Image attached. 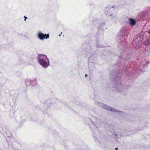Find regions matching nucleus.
Here are the masks:
<instances>
[{
	"mask_svg": "<svg viewBox=\"0 0 150 150\" xmlns=\"http://www.w3.org/2000/svg\"><path fill=\"white\" fill-rule=\"evenodd\" d=\"M38 61L39 64L43 68H47L49 65L48 59L44 54H38Z\"/></svg>",
	"mask_w": 150,
	"mask_h": 150,
	"instance_id": "f257e3e1",
	"label": "nucleus"
},
{
	"mask_svg": "<svg viewBox=\"0 0 150 150\" xmlns=\"http://www.w3.org/2000/svg\"><path fill=\"white\" fill-rule=\"evenodd\" d=\"M128 32L127 29L124 28L121 29L119 33L117 38L119 39H125L126 36L127 35Z\"/></svg>",
	"mask_w": 150,
	"mask_h": 150,
	"instance_id": "f03ea898",
	"label": "nucleus"
},
{
	"mask_svg": "<svg viewBox=\"0 0 150 150\" xmlns=\"http://www.w3.org/2000/svg\"><path fill=\"white\" fill-rule=\"evenodd\" d=\"M120 77L119 76H117L116 78V81H118L117 83L115 85V87L116 91L117 92H120L122 89H123V86L121 83L120 80Z\"/></svg>",
	"mask_w": 150,
	"mask_h": 150,
	"instance_id": "7ed1b4c3",
	"label": "nucleus"
},
{
	"mask_svg": "<svg viewBox=\"0 0 150 150\" xmlns=\"http://www.w3.org/2000/svg\"><path fill=\"white\" fill-rule=\"evenodd\" d=\"M98 106H99L100 107L103 108L105 109H106L109 110H110L112 111L115 112H119L120 113H122V112L118 111L117 110L114 108L112 107H111L108 105H105L103 103H98Z\"/></svg>",
	"mask_w": 150,
	"mask_h": 150,
	"instance_id": "20e7f679",
	"label": "nucleus"
},
{
	"mask_svg": "<svg viewBox=\"0 0 150 150\" xmlns=\"http://www.w3.org/2000/svg\"><path fill=\"white\" fill-rule=\"evenodd\" d=\"M115 9L116 8L114 6L108 7L106 8L105 13L106 14L110 16L112 14L114 13Z\"/></svg>",
	"mask_w": 150,
	"mask_h": 150,
	"instance_id": "39448f33",
	"label": "nucleus"
},
{
	"mask_svg": "<svg viewBox=\"0 0 150 150\" xmlns=\"http://www.w3.org/2000/svg\"><path fill=\"white\" fill-rule=\"evenodd\" d=\"M37 36L38 38L41 40H43L44 39H46L49 38V35L48 34H44L41 32L39 31L37 33Z\"/></svg>",
	"mask_w": 150,
	"mask_h": 150,
	"instance_id": "423d86ee",
	"label": "nucleus"
},
{
	"mask_svg": "<svg viewBox=\"0 0 150 150\" xmlns=\"http://www.w3.org/2000/svg\"><path fill=\"white\" fill-rule=\"evenodd\" d=\"M37 81V79H34L32 80H30L29 79L25 81V84L26 85L28 86L30 85H32L33 86L35 85V83L36 84Z\"/></svg>",
	"mask_w": 150,
	"mask_h": 150,
	"instance_id": "0eeeda50",
	"label": "nucleus"
},
{
	"mask_svg": "<svg viewBox=\"0 0 150 150\" xmlns=\"http://www.w3.org/2000/svg\"><path fill=\"white\" fill-rule=\"evenodd\" d=\"M129 23L132 25H134L136 24V22L134 20L131 18H129Z\"/></svg>",
	"mask_w": 150,
	"mask_h": 150,
	"instance_id": "6e6552de",
	"label": "nucleus"
},
{
	"mask_svg": "<svg viewBox=\"0 0 150 150\" xmlns=\"http://www.w3.org/2000/svg\"><path fill=\"white\" fill-rule=\"evenodd\" d=\"M145 62L147 65L149 63V62H146V61H144L143 62H142L141 63V65L142 67H146L147 66V65L146 66V65L145 64L144 65V63Z\"/></svg>",
	"mask_w": 150,
	"mask_h": 150,
	"instance_id": "1a4fd4ad",
	"label": "nucleus"
},
{
	"mask_svg": "<svg viewBox=\"0 0 150 150\" xmlns=\"http://www.w3.org/2000/svg\"><path fill=\"white\" fill-rule=\"evenodd\" d=\"M7 137L8 138H11V137H12V134L11 132H6V133Z\"/></svg>",
	"mask_w": 150,
	"mask_h": 150,
	"instance_id": "9d476101",
	"label": "nucleus"
},
{
	"mask_svg": "<svg viewBox=\"0 0 150 150\" xmlns=\"http://www.w3.org/2000/svg\"><path fill=\"white\" fill-rule=\"evenodd\" d=\"M113 137L115 138L116 139L117 138H119L121 137V135L118 134L117 135L116 134H114L112 136Z\"/></svg>",
	"mask_w": 150,
	"mask_h": 150,
	"instance_id": "9b49d317",
	"label": "nucleus"
},
{
	"mask_svg": "<svg viewBox=\"0 0 150 150\" xmlns=\"http://www.w3.org/2000/svg\"><path fill=\"white\" fill-rule=\"evenodd\" d=\"M148 44L150 45V38H148L146 41Z\"/></svg>",
	"mask_w": 150,
	"mask_h": 150,
	"instance_id": "f8f14e48",
	"label": "nucleus"
},
{
	"mask_svg": "<svg viewBox=\"0 0 150 150\" xmlns=\"http://www.w3.org/2000/svg\"><path fill=\"white\" fill-rule=\"evenodd\" d=\"M24 18H25V19H24L25 21L26 20V19L27 18V17H26L25 16H24Z\"/></svg>",
	"mask_w": 150,
	"mask_h": 150,
	"instance_id": "ddd939ff",
	"label": "nucleus"
},
{
	"mask_svg": "<svg viewBox=\"0 0 150 150\" xmlns=\"http://www.w3.org/2000/svg\"><path fill=\"white\" fill-rule=\"evenodd\" d=\"M147 31L148 33H150V30H149Z\"/></svg>",
	"mask_w": 150,
	"mask_h": 150,
	"instance_id": "4468645a",
	"label": "nucleus"
},
{
	"mask_svg": "<svg viewBox=\"0 0 150 150\" xmlns=\"http://www.w3.org/2000/svg\"><path fill=\"white\" fill-rule=\"evenodd\" d=\"M139 69L140 71H143V70L142 69H141V68H140Z\"/></svg>",
	"mask_w": 150,
	"mask_h": 150,
	"instance_id": "2eb2a0df",
	"label": "nucleus"
},
{
	"mask_svg": "<svg viewBox=\"0 0 150 150\" xmlns=\"http://www.w3.org/2000/svg\"><path fill=\"white\" fill-rule=\"evenodd\" d=\"M115 150H118L117 147L115 148Z\"/></svg>",
	"mask_w": 150,
	"mask_h": 150,
	"instance_id": "dca6fc26",
	"label": "nucleus"
},
{
	"mask_svg": "<svg viewBox=\"0 0 150 150\" xmlns=\"http://www.w3.org/2000/svg\"><path fill=\"white\" fill-rule=\"evenodd\" d=\"M87 76H88L87 75V74H86V75H85V77Z\"/></svg>",
	"mask_w": 150,
	"mask_h": 150,
	"instance_id": "f3484780",
	"label": "nucleus"
},
{
	"mask_svg": "<svg viewBox=\"0 0 150 150\" xmlns=\"http://www.w3.org/2000/svg\"><path fill=\"white\" fill-rule=\"evenodd\" d=\"M62 33V32L61 33V34L60 35H59V36H60V34H61Z\"/></svg>",
	"mask_w": 150,
	"mask_h": 150,
	"instance_id": "a211bd4d",
	"label": "nucleus"
},
{
	"mask_svg": "<svg viewBox=\"0 0 150 150\" xmlns=\"http://www.w3.org/2000/svg\"><path fill=\"white\" fill-rule=\"evenodd\" d=\"M149 0V1H150V0Z\"/></svg>",
	"mask_w": 150,
	"mask_h": 150,
	"instance_id": "6ab92c4d",
	"label": "nucleus"
}]
</instances>
